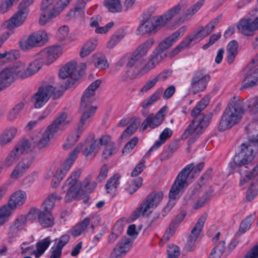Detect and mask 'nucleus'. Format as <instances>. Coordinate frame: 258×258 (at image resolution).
Here are the masks:
<instances>
[{
  "mask_svg": "<svg viewBox=\"0 0 258 258\" xmlns=\"http://www.w3.org/2000/svg\"><path fill=\"white\" fill-rule=\"evenodd\" d=\"M244 114L242 102L237 97H233L224 110L218 127L220 132H224L232 128L238 123Z\"/></svg>",
  "mask_w": 258,
  "mask_h": 258,
  "instance_id": "obj_4",
  "label": "nucleus"
},
{
  "mask_svg": "<svg viewBox=\"0 0 258 258\" xmlns=\"http://www.w3.org/2000/svg\"><path fill=\"white\" fill-rule=\"evenodd\" d=\"M225 241H220L212 250L209 258H220L225 249Z\"/></svg>",
  "mask_w": 258,
  "mask_h": 258,
  "instance_id": "obj_51",
  "label": "nucleus"
},
{
  "mask_svg": "<svg viewBox=\"0 0 258 258\" xmlns=\"http://www.w3.org/2000/svg\"><path fill=\"white\" fill-rule=\"evenodd\" d=\"M93 218V216L87 217L74 226L71 230L72 236L76 237L81 235L87 228Z\"/></svg>",
  "mask_w": 258,
  "mask_h": 258,
  "instance_id": "obj_36",
  "label": "nucleus"
},
{
  "mask_svg": "<svg viewBox=\"0 0 258 258\" xmlns=\"http://www.w3.org/2000/svg\"><path fill=\"white\" fill-rule=\"evenodd\" d=\"M248 142L242 143L246 147L256 146L258 150V122L250 123L246 128Z\"/></svg>",
  "mask_w": 258,
  "mask_h": 258,
  "instance_id": "obj_20",
  "label": "nucleus"
},
{
  "mask_svg": "<svg viewBox=\"0 0 258 258\" xmlns=\"http://www.w3.org/2000/svg\"><path fill=\"white\" fill-rule=\"evenodd\" d=\"M41 63H39L36 59L31 62L26 71L21 75L22 79H24L32 76L37 72L42 67Z\"/></svg>",
  "mask_w": 258,
  "mask_h": 258,
  "instance_id": "obj_41",
  "label": "nucleus"
},
{
  "mask_svg": "<svg viewBox=\"0 0 258 258\" xmlns=\"http://www.w3.org/2000/svg\"><path fill=\"white\" fill-rule=\"evenodd\" d=\"M238 44L236 41H230L227 46V59L229 64H231L234 61L238 53Z\"/></svg>",
  "mask_w": 258,
  "mask_h": 258,
  "instance_id": "obj_38",
  "label": "nucleus"
},
{
  "mask_svg": "<svg viewBox=\"0 0 258 258\" xmlns=\"http://www.w3.org/2000/svg\"><path fill=\"white\" fill-rule=\"evenodd\" d=\"M47 34L45 31H39L30 35L26 41L20 42L21 48L24 50H27L34 47L39 46L41 43L47 41Z\"/></svg>",
  "mask_w": 258,
  "mask_h": 258,
  "instance_id": "obj_15",
  "label": "nucleus"
},
{
  "mask_svg": "<svg viewBox=\"0 0 258 258\" xmlns=\"http://www.w3.org/2000/svg\"><path fill=\"white\" fill-rule=\"evenodd\" d=\"M81 173L82 170L80 169L74 171L62 186L63 192H66L64 197L66 202H70L73 200H78L82 187L89 192H92L96 188L97 183L96 181L91 182V175L87 176L81 184L79 181Z\"/></svg>",
  "mask_w": 258,
  "mask_h": 258,
  "instance_id": "obj_3",
  "label": "nucleus"
},
{
  "mask_svg": "<svg viewBox=\"0 0 258 258\" xmlns=\"http://www.w3.org/2000/svg\"><path fill=\"white\" fill-rule=\"evenodd\" d=\"M27 199V195L25 191L19 190L10 196L8 204L12 209H17L24 204Z\"/></svg>",
  "mask_w": 258,
  "mask_h": 258,
  "instance_id": "obj_25",
  "label": "nucleus"
},
{
  "mask_svg": "<svg viewBox=\"0 0 258 258\" xmlns=\"http://www.w3.org/2000/svg\"><path fill=\"white\" fill-rule=\"evenodd\" d=\"M51 239L49 237L38 242L36 245V249L33 252L35 257L36 258L39 257L49 247Z\"/></svg>",
  "mask_w": 258,
  "mask_h": 258,
  "instance_id": "obj_40",
  "label": "nucleus"
},
{
  "mask_svg": "<svg viewBox=\"0 0 258 258\" xmlns=\"http://www.w3.org/2000/svg\"><path fill=\"white\" fill-rule=\"evenodd\" d=\"M185 30L186 28L185 27H182L178 30L175 31L169 36L161 41L156 48L162 52H166V51L170 48L179 38L181 34V31L182 30L183 33Z\"/></svg>",
  "mask_w": 258,
  "mask_h": 258,
  "instance_id": "obj_23",
  "label": "nucleus"
},
{
  "mask_svg": "<svg viewBox=\"0 0 258 258\" xmlns=\"http://www.w3.org/2000/svg\"><path fill=\"white\" fill-rule=\"evenodd\" d=\"M138 140V138L137 137H134L130 140L123 147L122 151V154H124L130 153L136 146Z\"/></svg>",
  "mask_w": 258,
  "mask_h": 258,
  "instance_id": "obj_61",
  "label": "nucleus"
},
{
  "mask_svg": "<svg viewBox=\"0 0 258 258\" xmlns=\"http://www.w3.org/2000/svg\"><path fill=\"white\" fill-rule=\"evenodd\" d=\"M38 220L43 227H50L54 224V218L51 213L40 211L38 214Z\"/></svg>",
  "mask_w": 258,
  "mask_h": 258,
  "instance_id": "obj_37",
  "label": "nucleus"
},
{
  "mask_svg": "<svg viewBox=\"0 0 258 258\" xmlns=\"http://www.w3.org/2000/svg\"><path fill=\"white\" fill-rule=\"evenodd\" d=\"M101 82V80H97L92 83L85 90L81 98L80 107L81 110H84L95 100V92L100 86Z\"/></svg>",
  "mask_w": 258,
  "mask_h": 258,
  "instance_id": "obj_16",
  "label": "nucleus"
},
{
  "mask_svg": "<svg viewBox=\"0 0 258 258\" xmlns=\"http://www.w3.org/2000/svg\"><path fill=\"white\" fill-rule=\"evenodd\" d=\"M155 40L153 38H149L139 45L135 51L144 57L147 54L149 50L153 46Z\"/></svg>",
  "mask_w": 258,
  "mask_h": 258,
  "instance_id": "obj_42",
  "label": "nucleus"
},
{
  "mask_svg": "<svg viewBox=\"0 0 258 258\" xmlns=\"http://www.w3.org/2000/svg\"><path fill=\"white\" fill-rule=\"evenodd\" d=\"M93 62L96 68L103 70L108 67L107 60L103 55H96L94 56Z\"/></svg>",
  "mask_w": 258,
  "mask_h": 258,
  "instance_id": "obj_55",
  "label": "nucleus"
},
{
  "mask_svg": "<svg viewBox=\"0 0 258 258\" xmlns=\"http://www.w3.org/2000/svg\"><path fill=\"white\" fill-rule=\"evenodd\" d=\"M244 145H240V152L238 155L235 156L233 162L231 164V168L237 172L241 175H244L251 166V161L255 157L257 151L256 146L252 148L246 147Z\"/></svg>",
  "mask_w": 258,
  "mask_h": 258,
  "instance_id": "obj_5",
  "label": "nucleus"
},
{
  "mask_svg": "<svg viewBox=\"0 0 258 258\" xmlns=\"http://www.w3.org/2000/svg\"><path fill=\"white\" fill-rule=\"evenodd\" d=\"M167 251L168 258H177L180 254L179 248L175 245H169Z\"/></svg>",
  "mask_w": 258,
  "mask_h": 258,
  "instance_id": "obj_63",
  "label": "nucleus"
},
{
  "mask_svg": "<svg viewBox=\"0 0 258 258\" xmlns=\"http://www.w3.org/2000/svg\"><path fill=\"white\" fill-rule=\"evenodd\" d=\"M164 26L159 25L157 22V18L155 20V24L151 19L146 20L137 29V34L141 35L147 34L151 35L155 34L158 30L159 27Z\"/></svg>",
  "mask_w": 258,
  "mask_h": 258,
  "instance_id": "obj_26",
  "label": "nucleus"
},
{
  "mask_svg": "<svg viewBox=\"0 0 258 258\" xmlns=\"http://www.w3.org/2000/svg\"><path fill=\"white\" fill-rule=\"evenodd\" d=\"M186 213L185 211H181L174 218L170 225L168 229L165 233L162 238V241H167L175 232L176 228L184 219Z\"/></svg>",
  "mask_w": 258,
  "mask_h": 258,
  "instance_id": "obj_27",
  "label": "nucleus"
},
{
  "mask_svg": "<svg viewBox=\"0 0 258 258\" xmlns=\"http://www.w3.org/2000/svg\"><path fill=\"white\" fill-rule=\"evenodd\" d=\"M255 214H251L242 221L240 225L239 230L242 232H245L251 226L254 220Z\"/></svg>",
  "mask_w": 258,
  "mask_h": 258,
  "instance_id": "obj_57",
  "label": "nucleus"
},
{
  "mask_svg": "<svg viewBox=\"0 0 258 258\" xmlns=\"http://www.w3.org/2000/svg\"><path fill=\"white\" fill-rule=\"evenodd\" d=\"M83 154L86 157L89 156H94L99 149V144L96 139H93L91 142L86 141L84 146Z\"/></svg>",
  "mask_w": 258,
  "mask_h": 258,
  "instance_id": "obj_34",
  "label": "nucleus"
},
{
  "mask_svg": "<svg viewBox=\"0 0 258 258\" xmlns=\"http://www.w3.org/2000/svg\"><path fill=\"white\" fill-rule=\"evenodd\" d=\"M254 68L246 70V75L242 81L241 89L251 88L258 85V68L253 70Z\"/></svg>",
  "mask_w": 258,
  "mask_h": 258,
  "instance_id": "obj_24",
  "label": "nucleus"
},
{
  "mask_svg": "<svg viewBox=\"0 0 258 258\" xmlns=\"http://www.w3.org/2000/svg\"><path fill=\"white\" fill-rule=\"evenodd\" d=\"M139 123L137 122H133L131 123L124 131L123 133L120 137L121 139H123L133 135L138 128Z\"/></svg>",
  "mask_w": 258,
  "mask_h": 258,
  "instance_id": "obj_59",
  "label": "nucleus"
},
{
  "mask_svg": "<svg viewBox=\"0 0 258 258\" xmlns=\"http://www.w3.org/2000/svg\"><path fill=\"white\" fill-rule=\"evenodd\" d=\"M24 104L20 103L16 105L9 112L8 118L9 120H14L18 115L24 107Z\"/></svg>",
  "mask_w": 258,
  "mask_h": 258,
  "instance_id": "obj_60",
  "label": "nucleus"
},
{
  "mask_svg": "<svg viewBox=\"0 0 258 258\" xmlns=\"http://www.w3.org/2000/svg\"><path fill=\"white\" fill-rule=\"evenodd\" d=\"M14 210L8 204L0 209V226L8 221Z\"/></svg>",
  "mask_w": 258,
  "mask_h": 258,
  "instance_id": "obj_48",
  "label": "nucleus"
},
{
  "mask_svg": "<svg viewBox=\"0 0 258 258\" xmlns=\"http://www.w3.org/2000/svg\"><path fill=\"white\" fill-rule=\"evenodd\" d=\"M56 198L57 195L55 193H53L48 196L42 205L43 209L42 211L51 213L54 205Z\"/></svg>",
  "mask_w": 258,
  "mask_h": 258,
  "instance_id": "obj_49",
  "label": "nucleus"
},
{
  "mask_svg": "<svg viewBox=\"0 0 258 258\" xmlns=\"http://www.w3.org/2000/svg\"><path fill=\"white\" fill-rule=\"evenodd\" d=\"M204 2L201 0L187 9L188 5L186 1H180L176 5L167 10L163 15L157 17V22L159 25L165 26L174 18L183 14L175 22L174 25L178 27L188 20L200 9Z\"/></svg>",
  "mask_w": 258,
  "mask_h": 258,
  "instance_id": "obj_2",
  "label": "nucleus"
},
{
  "mask_svg": "<svg viewBox=\"0 0 258 258\" xmlns=\"http://www.w3.org/2000/svg\"><path fill=\"white\" fill-rule=\"evenodd\" d=\"M28 14L18 9V12L7 22V27L9 29L22 25L26 20Z\"/></svg>",
  "mask_w": 258,
  "mask_h": 258,
  "instance_id": "obj_31",
  "label": "nucleus"
},
{
  "mask_svg": "<svg viewBox=\"0 0 258 258\" xmlns=\"http://www.w3.org/2000/svg\"><path fill=\"white\" fill-rule=\"evenodd\" d=\"M17 130L15 127H11L5 130L0 137V144L6 145L10 142L16 135Z\"/></svg>",
  "mask_w": 258,
  "mask_h": 258,
  "instance_id": "obj_45",
  "label": "nucleus"
},
{
  "mask_svg": "<svg viewBox=\"0 0 258 258\" xmlns=\"http://www.w3.org/2000/svg\"><path fill=\"white\" fill-rule=\"evenodd\" d=\"M210 76L202 69L195 73L190 81V90L192 94L204 91L210 81Z\"/></svg>",
  "mask_w": 258,
  "mask_h": 258,
  "instance_id": "obj_12",
  "label": "nucleus"
},
{
  "mask_svg": "<svg viewBox=\"0 0 258 258\" xmlns=\"http://www.w3.org/2000/svg\"><path fill=\"white\" fill-rule=\"evenodd\" d=\"M163 197L162 191L152 192L142 202L131 215L132 220L134 221L140 216H148L151 214V209L157 207Z\"/></svg>",
  "mask_w": 258,
  "mask_h": 258,
  "instance_id": "obj_6",
  "label": "nucleus"
},
{
  "mask_svg": "<svg viewBox=\"0 0 258 258\" xmlns=\"http://www.w3.org/2000/svg\"><path fill=\"white\" fill-rule=\"evenodd\" d=\"M31 150L32 147L27 140L20 141L7 156L5 160V165L12 166L20 159L24 152H28Z\"/></svg>",
  "mask_w": 258,
  "mask_h": 258,
  "instance_id": "obj_11",
  "label": "nucleus"
},
{
  "mask_svg": "<svg viewBox=\"0 0 258 258\" xmlns=\"http://www.w3.org/2000/svg\"><path fill=\"white\" fill-rule=\"evenodd\" d=\"M13 75L15 79L18 77L21 78V75L23 73V72L25 68V64L22 62H17L15 63L12 67L9 68Z\"/></svg>",
  "mask_w": 258,
  "mask_h": 258,
  "instance_id": "obj_52",
  "label": "nucleus"
},
{
  "mask_svg": "<svg viewBox=\"0 0 258 258\" xmlns=\"http://www.w3.org/2000/svg\"><path fill=\"white\" fill-rule=\"evenodd\" d=\"M237 28L241 33L247 36L252 35L253 32L256 31L251 20L249 19L241 20L237 25Z\"/></svg>",
  "mask_w": 258,
  "mask_h": 258,
  "instance_id": "obj_33",
  "label": "nucleus"
},
{
  "mask_svg": "<svg viewBox=\"0 0 258 258\" xmlns=\"http://www.w3.org/2000/svg\"><path fill=\"white\" fill-rule=\"evenodd\" d=\"M62 49L59 46H53L46 48L38 53L36 59L41 63L49 64L53 62L61 53Z\"/></svg>",
  "mask_w": 258,
  "mask_h": 258,
  "instance_id": "obj_13",
  "label": "nucleus"
},
{
  "mask_svg": "<svg viewBox=\"0 0 258 258\" xmlns=\"http://www.w3.org/2000/svg\"><path fill=\"white\" fill-rule=\"evenodd\" d=\"M117 149L115 146L114 143H109L105 146L102 153V158L104 159H108L113 154L116 153Z\"/></svg>",
  "mask_w": 258,
  "mask_h": 258,
  "instance_id": "obj_58",
  "label": "nucleus"
},
{
  "mask_svg": "<svg viewBox=\"0 0 258 258\" xmlns=\"http://www.w3.org/2000/svg\"><path fill=\"white\" fill-rule=\"evenodd\" d=\"M104 5L111 13H119L122 9L120 0H104Z\"/></svg>",
  "mask_w": 258,
  "mask_h": 258,
  "instance_id": "obj_46",
  "label": "nucleus"
},
{
  "mask_svg": "<svg viewBox=\"0 0 258 258\" xmlns=\"http://www.w3.org/2000/svg\"><path fill=\"white\" fill-rule=\"evenodd\" d=\"M67 114L66 113H61L58 117L47 127L44 134L50 138L52 137L54 133L57 131L61 124H66L70 122V120H67Z\"/></svg>",
  "mask_w": 258,
  "mask_h": 258,
  "instance_id": "obj_28",
  "label": "nucleus"
},
{
  "mask_svg": "<svg viewBox=\"0 0 258 258\" xmlns=\"http://www.w3.org/2000/svg\"><path fill=\"white\" fill-rule=\"evenodd\" d=\"M72 0H59L49 12L50 18H55L69 5Z\"/></svg>",
  "mask_w": 258,
  "mask_h": 258,
  "instance_id": "obj_39",
  "label": "nucleus"
},
{
  "mask_svg": "<svg viewBox=\"0 0 258 258\" xmlns=\"http://www.w3.org/2000/svg\"><path fill=\"white\" fill-rule=\"evenodd\" d=\"M164 118V117L160 113H157L155 115L151 113L144 120L140 129L144 131L148 126L151 128H155L162 123Z\"/></svg>",
  "mask_w": 258,
  "mask_h": 258,
  "instance_id": "obj_29",
  "label": "nucleus"
},
{
  "mask_svg": "<svg viewBox=\"0 0 258 258\" xmlns=\"http://www.w3.org/2000/svg\"><path fill=\"white\" fill-rule=\"evenodd\" d=\"M174 185V183L172 185L169 194V197L170 199L166 206V208L167 209V211H170L171 210L175 204V200L178 199L180 197V195L184 191V188H182L179 191L176 190L175 189L173 190L172 188L173 187Z\"/></svg>",
  "mask_w": 258,
  "mask_h": 258,
  "instance_id": "obj_44",
  "label": "nucleus"
},
{
  "mask_svg": "<svg viewBox=\"0 0 258 258\" xmlns=\"http://www.w3.org/2000/svg\"><path fill=\"white\" fill-rule=\"evenodd\" d=\"M202 34L200 29L198 28V31L197 32H193L191 34L188 35L171 52L170 56L172 57L175 56L182 50L188 47L191 42L197 43L200 42L204 38Z\"/></svg>",
  "mask_w": 258,
  "mask_h": 258,
  "instance_id": "obj_17",
  "label": "nucleus"
},
{
  "mask_svg": "<svg viewBox=\"0 0 258 258\" xmlns=\"http://www.w3.org/2000/svg\"><path fill=\"white\" fill-rule=\"evenodd\" d=\"M11 70L6 68L0 71V92L5 90L15 81Z\"/></svg>",
  "mask_w": 258,
  "mask_h": 258,
  "instance_id": "obj_30",
  "label": "nucleus"
},
{
  "mask_svg": "<svg viewBox=\"0 0 258 258\" xmlns=\"http://www.w3.org/2000/svg\"><path fill=\"white\" fill-rule=\"evenodd\" d=\"M69 240L70 236L69 235H62L59 238L56 247L55 249L52 251L50 258H60L62 249L68 243Z\"/></svg>",
  "mask_w": 258,
  "mask_h": 258,
  "instance_id": "obj_35",
  "label": "nucleus"
},
{
  "mask_svg": "<svg viewBox=\"0 0 258 258\" xmlns=\"http://www.w3.org/2000/svg\"><path fill=\"white\" fill-rule=\"evenodd\" d=\"M120 177L119 175L115 174L107 180L105 185L107 192L109 194L114 193L116 190L117 186L119 184V180Z\"/></svg>",
  "mask_w": 258,
  "mask_h": 258,
  "instance_id": "obj_47",
  "label": "nucleus"
},
{
  "mask_svg": "<svg viewBox=\"0 0 258 258\" xmlns=\"http://www.w3.org/2000/svg\"><path fill=\"white\" fill-rule=\"evenodd\" d=\"M96 109V107L89 106L84 109L85 110L81 117L77 131L72 133L68 136L67 142L63 145V148L65 150H68L71 148L78 141L81 133L84 129V125L85 124V121L93 115Z\"/></svg>",
  "mask_w": 258,
  "mask_h": 258,
  "instance_id": "obj_9",
  "label": "nucleus"
},
{
  "mask_svg": "<svg viewBox=\"0 0 258 258\" xmlns=\"http://www.w3.org/2000/svg\"><path fill=\"white\" fill-rule=\"evenodd\" d=\"M51 138L47 136L46 134L44 135L40 139L37 138H32L33 143L37 146L38 149H42L46 148L48 146V142Z\"/></svg>",
  "mask_w": 258,
  "mask_h": 258,
  "instance_id": "obj_56",
  "label": "nucleus"
},
{
  "mask_svg": "<svg viewBox=\"0 0 258 258\" xmlns=\"http://www.w3.org/2000/svg\"><path fill=\"white\" fill-rule=\"evenodd\" d=\"M210 101V98L206 96L199 101L191 111L190 115L193 118L181 136V139L188 140V145L192 144L204 133L209 126L213 116V113L205 114L202 111L206 108Z\"/></svg>",
  "mask_w": 258,
  "mask_h": 258,
  "instance_id": "obj_1",
  "label": "nucleus"
},
{
  "mask_svg": "<svg viewBox=\"0 0 258 258\" xmlns=\"http://www.w3.org/2000/svg\"><path fill=\"white\" fill-rule=\"evenodd\" d=\"M82 148V145L80 144H79L76 147L72 152L69 155V157L64 162L62 167L56 171L57 172V175H59L62 178L64 177L76 159L78 155Z\"/></svg>",
  "mask_w": 258,
  "mask_h": 258,
  "instance_id": "obj_21",
  "label": "nucleus"
},
{
  "mask_svg": "<svg viewBox=\"0 0 258 258\" xmlns=\"http://www.w3.org/2000/svg\"><path fill=\"white\" fill-rule=\"evenodd\" d=\"M133 242L132 240L126 237L120 239L111 251L110 258L123 257L132 246Z\"/></svg>",
  "mask_w": 258,
  "mask_h": 258,
  "instance_id": "obj_18",
  "label": "nucleus"
},
{
  "mask_svg": "<svg viewBox=\"0 0 258 258\" xmlns=\"http://www.w3.org/2000/svg\"><path fill=\"white\" fill-rule=\"evenodd\" d=\"M145 160L142 159L140 160L139 164L135 167L131 173L132 177H135L139 175L145 168L146 166L145 165Z\"/></svg>",
  "mask_w": 258,
  "mask_h": 258,
  "instance_id": "obj_64",
  "label": "nucleus"
},
{
  "mask_svg": "<svg viewBox=\"0 0 258 258\" xmlns=\"http://www.w3.org/2000/svg\"><path fill=\"white\" fill-rule=\"evenodd\" d=\"M32 163L31 157L22 159L15 167L11 176L13 179H18L22 176L29 169Z\"/></svg>",
  "mask_w": 258,
  "mask_h": 258,
  "instance_id": "obj_22",
  "label": "nucleus"
},
{
  "mask_svg": "<svg viewBox=\"0 0 258 258\" xmlns=\"http://www.w3.org/2000/svg\"><path fill=\"white\" fill-rule=\"evenodd\" d=\"M207 217L208 214L205 213L198 219L195 226L191 230V233L188 238L187 243L184 246L185 250L190 251L193 249L195 242L203 230Z\"/></svg>",
  "mask_w": 258,
  "mask_h": 258,
  "instance_id": "obj_14",
  "label": "nucleus"
},
{
  "mask_svg": "<svg viewBox=\"0 0 258 258\" xmlns=\"http://www.w3.org/2000/svg\"><path fill=\"white\" fill-rule=\"evenodd\" d=\"M205 163L201 162L197 164L196 166H194V163L187 165L178 173L174 181V185L172 188L173 190L174 189L176 190H180L182 188H185L188 186L187 178L191 172L192 174L199 173L204 168Z\"/></svg>",
  "mask_w": 258,
  "mask_h": 258,
  "instance_id": "obj_10",
  "label": "nucleus"
},
{
  "mask_svg": "<svg viewBox=\"0 0 258 258\" xmlns=\"http://www.w3.org/2000/svg\"><path fill=\"white\" fill-rule=\"evenodd\" d=\"M144 61V57L134 51L131 57L128 60L126 66L128 68L135 67L138 68L142 66Z\"/></svg>",
  "mask_w": 258,
  "mask_h": 258,
  "instance_id": "obj_43",
  "label": "nucleus"
},
{
  "mask_svg": "<svg viewBox=\"0 0 258 258\" xmlns=\"http://www.w3.org/2000/svg\"><path fill=\"white\" fill-rule=\"evenodd\" d=\"M167 55V52H162L158 48L152 52L149 56L148 61L143 67L141 72L142 74H146L153 69L162 60L165 58Z\"/></svg>",
  "mask_w": 258,
  "mask_h": 258,
  "instance_id": "obj_19",
  "label": "nucleus"
},
{
  "mask_svg": "<svg viewBox=\"0 0 258 258\" xmlns=\"http://www.w3.org/2000/svg\"><path fill=\"white\" fill-rule=\"evenodd\" d=\"M59 77L62 80L68 79L64 86L61 85L60 87L62 89L67 90L73 86L81 77L80 73L77 69V62L71 61L67 63L60 69Z\"/></svg>",
  "mask_w": 258,
  "mask_h": 258,
  "instance_id": "obj_8",
  "label": "nucleus"
},
{
  "mask_svg": "<svg viewBox=\"0 0 258 258\" xmlns=\"http://www.w3.org/2000/svg\"><path fill=\"white\" fill-rule=\"evenodd\" d=\"M162 93V89L157 90L151 96L143 101L142 103V106L145 108L155 102L161 96Z\"/></svg>",
  "mask_w": 258,
  "mask_h": 258,
  "instance_id": "obj_50",
  "label": "nucleus"
},
{
  "mask_svg": "<svg viewBox=\"0 0 258 258\" xmlns=\"http://www.w3.org/2000/svg\"><path fill=\"white\" fill-rule=\"evenodd\" d=\"M62 94L61 90H56V88L51 85H43L39 88L31 100L36 108H40L45 104L51 96L56 99Z\"/></svg>",
  "mask_w": 258,
  "mask_h": 258,
  "instance_id": "obj_7",
  "label": "nucleus"
},
{
  "mask_svg": "<svg viewBox=\"0 0 258 258\" xmlns=\"http://www.w3.org/2000/svg\"><path fill=\"white\" fill-rule=\"evenodd\" d=\"M27 222L25 215H20L10 226L8 235L10 237L16 236L19 231L22 230L25 226Z\"/></svg>",
  "mask_w": 258,
  "mask_h": 258,
  "instance_id": "obj_32",
  "label": "nucleus"
},
{
  "mask_svg": "<svg viewBox=\"0 0 258 258\" xmlns=\"http://www.w3.org/2000/svg\"><path fill=\"white\" fill-rule=\"evenodd\" d=\"M143 179L138 177L131 181L125 188L126 191L130 195L135 192L142 185Z\"/></svg>",
  "mask_w": 258,
  "mask_h": 258,
  "instance_id": "obj_53",
  "label": "nucleus"
},
{
  "mask_svg": "<svg viewBox=\"0 0 258 258\" xmlns=\"http://www.w3.org/2000/svg\"><path fill=\"white\" fill-rule=\"evenodd\" d=\"M96 41L94 42L88 41L82 46L80 51V56L85 57L93 51L96 46Z\"/></svg>",
  "mask_w": 258,
  "mask_h": 258,
  "instance_id": "obj_54",
  "label": "nucleus"
},
{
  "mask_svg": "<svg viewBox=\"0 0 258 258\" xmlns=\"http://www.w3.org/2000/svg\"><path fill=\"white\" fill-rule=\"evenodd\" d=\"M5 60L7 62H10L19 58L20 53L19 50L13 49L5 51Z\"/></svg>",
  "mask_w": 258,
  "mask_h": 258,
  "instance_id": "obj_62",
  "label": "nucleus"
}]
</instances>
